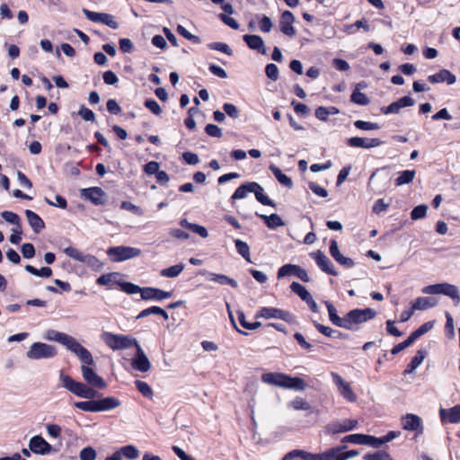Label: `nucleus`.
<instances>
[{"mask_svg": "<svg viewBox=\"0 0 460 460\" xmlns=\"http://www.w3.org/2000/svg\"><path fill=\"white\" fill-rule=\"evenodd\" d=\"M401 425L404 430L415 431L422 434L424 431L423 421L420 417L413 413H407L401 418Z\"/></svg>", "mask_w": 460, "mask_h": 460, "instance_id": "obj_7", "label": "nucleus"}, {"mask_svg": "<svg viewBox=\"0 0 460 460\" xmlns=\"http://www.w3.org/2000/svg\"><path fill=\"white\" fill-rule=\"evenodd\" d=\"M107 253L112 257L113 261H123L139 256L141 250L136 247L116 246L110 247Z\"/></svg>", "mask_w": 460, "mask_h": 460, "instance_id": "obj_5", "label": "nucleus"}, {"mask_svg": "<svg viewBox=\"0 0 460 460\" xmlns=\"http://www.w3.org/2000/svg\"><path fill=\"white\" fill-rule=\"evenodd\" d=\"M289 313L287 311L279 310L272 307H264L261 309V317L264 318H277L285 321L289 320Z\"/></svg>", "mask_w": 460, "mask_h": 460, "instance_id": "obj_26", "label": "nucleus"}, {"mask_svg": "<svg viewBox=\"0 0 460 460\" xmlns=\"http://www.w3.org/2000/svg\"><path fill=\"white\" fill-rule=\"evenodd\" d=\"M416 175L414 170H405L400 172L399 176L395 179V185L402 186L404 184L411 183Z\"/></svg>", "mask_w": 460, "mask_h": 460, "instance_id": "obj_41", "label": "nucleus"}, {"mask_svg": "<svg viewBox=\"0 0 460 460\" xmlns=\"http://www.w3.org/2000/svg\"><path fill=\"white\" fill-rule=\"evenodd\" d=\"M259 185L256 182H249L246 184L241 185L233 194V199H243L247 196L248 193H254L256 199L259 200V191L256 190V188Z\"/></svg>", "mask_w": 460, "mask_h": 460, "instance_id": "obj_25", "label": "nucleus"}, {"mask_svg": "<svg viewBox=\"0 0 460 460\" xmlns=\"http://www.w3.org/2000/svg\"><path fill=\"white\" fill-rule=\"evenodd\" d=\"M102 341L113 350L126 349L136 346L137 341L129 335L115 334L105 332L101 335Z\"/></svg>", "mask_w": 460, "mask_h": 460, "instance_id": "obj_1", "label": "nucleus"}, {"mask_svg": "<svg viewBox=\"0 0 460 460\" xmlns=\"http://www.w3.org/2000/svg\"><path fill=\"white\" fill-rule=\"evenodd\" d=\"M180 226L189 229L192 233L199 234L202 238H207L208 236V232L204 226L198 224L190 223L187 219H181L180 221Z\"/></svg>", "mask_w": 460, "mask_h": 460, "instance_id": "obj_34", "label": "nucleus"}, {"mask_svg": "<svg viewBox=\"0 0 460 460\" xmlns=\"http://www.w3.org/2000/svg\"><path fill=\"white\" fill-rule=\"evenodd\" d=\"M270 169L280 184L288 188L293 187V181L291 178L284 174L279 168L275 165H270Z\"/></svg>", "mask_w": 460, "mask_h": 460, "instance_id": "obj_37", "label": "nucleus"}, {"mask_svg": "<svg viewBox=\"0 0 460 460\" xmlns=\"http://www.w3.org/2000/svg\"><path fill=\"white\" fill-rule=\"evenodd\" d=\"M25 215L30 226L35 233H40L45 227L43 220L33 211L27 209Z\"/></svg>", "mask_w": 460, "mask_h": 460, "instance_id": "obj_30", "label": "nucleus"}, {"mask_svg": "<svg viewBox=\"0 0 460 460\" xmlns=\"http://www.w3.org/2000/svg\"><path fill=\"white\" fill-rule=\"evenodd\" d=\"M364 460H393L390 455L384 451L366 454L363 456Z\"/></svg>", "mask_w": 460, "mask_h": 460, "instance_id": "obj_53", "label": "nucleus"}, {"mask_svg": "<svg viewBox=\"0 0 460 460\" xmlns=\"http://www.w3.org/2000/svg\"><path fill=\"white\" fill-rule=\"evenodd\" d=\"M29 447L31 452L46 455L51 451V446L42 437L34 436L30 439Z\"/></svg>", "mask_w": 460, "mask_h": 460, "instance_id": "obj_18", "label": "nucleus"}, {"mask_svg": "<svg viewBox=\"0 0 460 460\" xmlns=\"http://www.w3.org/2000/svg\"><path fill=\"white\" fill-rule=\"evenodd\" d=\"M330 253L338 263L346 268H352L355 265L352 259L345 257L340 252L338 243L335 240H332L330 243Z\"/></svg>", "mask_w": 460, "mask_h": 460, "instance_id": "obj_21", "label": "nucleus"}, {"mask_svg": "<svg viewBox=\"0 0 460 460\" xmlns=\"http://www.w3.org/2000/svg\"><path fill=\"white\" fill-rule=\"evenodd\" d=\"M1 217L6 222L13 224L14 226H21L20 217L13 212L4 211L1 213Z\"/></svg>", "mask_w": 460, "mask_h": 460, "instance_id": "obj_59", "label": "nucleus"}, {"mask_svg": "<svg viewBox=\"0 0 460 460\" xmlns=\"http://www.w3.org/2000/svg\"><path fill=\"white\" fill-rule=\"evenodd\" d=\"M363 84H358L355 90L353 91L350 100L352 102L359 105H367L370 102L369 98L363 93L359 91V87L362 86Z\"/></svg>", "mask_w": 460, "mask_h": 460, "instance_id": "obj_38", "label": "nucleus"}, {"mask_svg": "<svg viewBox=\"0 0 460 460\" xmlns=\"http://www.w3.org/2000/svg\"><path fill=\"white\" fill-rule=\"evenodd\" d=\"M135 347L137 352L132 358V367L140 372H147L151 368V363L138 342Z\"/></svg>", "mask_w": 460, "mask_h": 460, "instance_id": "obj_12", "label": "nucleus"}, {"mask_svg": "<svg viewBox=\"0 0 460 460\" xmlns=\"http://www.w3.org/2000/svg\"><path fill=\"white\" fill-rule=\"evenodd\" d=\"M314 324L319 332H321L322 334H323L327 337H333L335 333H338V337H341V332L334 331L331 327L323 325L317 322H314Z\"/></svg>", "mask_w": 460, "mask_h": 460, "instance_id": "obj_56", "label": "nucleus"}, {"mask_svg": "<svg viewBox=\"0 0 460 460\" xmlns=\"http://www.w3.org/2000/svg\"><path fill=\"white\" fill-rule=\"evenodd\" d=\"M415 339H413V337L411 336V334L402 342L395 345L391 352L393 355H395L397 353H399L400 351L403 350L404 349L408 348L409 346H411L413 342H414Z\"/></svg>", "mask_w": 460, "mask_h": 460, "instance_id": "obj_61", "label": "nucleus"}, {"mask_svg": "<svg viewBox=\"0 0 460 460\" xmlns=\"http://www.w3.org/2000/svg\"><path fill=\"white\" fill-rule=\"evenodd\" d=\"M439 416L442 421L449 423L460 422V404H457L449 409L440 408Z\"/></svg>", "mask_w": 460, "mask_h": 460, "instance_id": "obj_24", "label": "nucleus"}, {"mask_svg": "<svg viewBox=\"0 0 460 460\" xmlns=\"http://www.w3.org/2000/svg\"><path fill=\"white\" fill-rule=\"evenodd\" d=\"M60 380L63 384V386L66 390L79 397L81 396L84 387L85 385L84 384L77 382L71 378L69 376L64 374L60 375Z\"/></svg>", "mask_w": 460, "mask_h": 460, "instance_id": "obj_23", "label": "nucleus"}, {"mask_svg": "<svg viewBox=\"0 0 460 460\" xmlns=\"http://www.w3.org/2000/svg\"><path fill=\"white\" fill-rule=\"evenodd\" d=\"M354 126L361 130H376L380 128L377 123L364 120H356Z\"/></svg>", "mask_w": 460, "mask_h": 460, "instance_id": "obj_57", "label": "nucleus"}, {"mask_svg": "<svg viewBox=\"0 0 460 460\" xmlns=\"http://www.w3.org/2000/svg\"><path fill=\"white\" fill-rule=\"evenodd\" d=\"M261 218L264 220L267 226L270 229H275L279 226H285L284 221L277 214H271L270 216L261 215Z\"/></svg>", "mask_w": 460, "mask_h": 460, "instance_id": "obj_39", "label": "nucleus"}, {"mask_svg": "<svg viewBox=\"0 0 460 460\" xmlns=\"http://www.w3.org/2000/svg\"><path fill=\"white\" fill-rule=\"evenodd\" d=\"M428 81L431 84L447 83L453 84L456 82V77L447 69H441L438 73L429 75Z\"/></svg>", "mask_w": 460, "mask_h": 460, "instance_id": "obj_22", "label": "nucleus"}, {"mask_svg": "<svg viewBox=\"0 0 460 460\" xmlns=\"http://www.w3.org/2000/svg\"><path fill=\"white\" fill-rule=\"evenodd\" d=\"M290 289L295 294H296L303 301H305L314 313H317L319 311L318 305L314 300L311 294L306 290V288L303 285L297 282H293L290 285Z\"/></svg>", "mask_w": 460, "mask_h": 460, "instance_id": "obj_11", "label": "nucleus"}, {"mask_svg": "<svg viewBox=\"0 0 460 460\" xmlns=\"http://www.w3.org/2000/svg\"><path fill=\"white\" fill-rule=\"evenodd\" d=\"M324 304L327 307V310H328V314H329V318H330V321L335 324L336 326L338 327H341L343 328V325H344V317L343 318H341L338 314H337V310L335 308V306L331 304L330 302L328 301H324Z\"/></svg>", "mask_w": 460, "mask_h": 460, "instance_id": "obj_36", "label": "nucleus"}, {"mask_svg": "<svg viewBox=\"0 0 460 460\" xmlns=\"http://www.w3.org/2000/svg\"><path fill=\"white\" fill-rule=\"evenodd\" d=\"M289 407L294 410H303L307 411L310 409V404L301 397H296L295 400L289 402Z\"/></svg>", "mask_w": 460, "mask_h": 460, "instance_id": "obj_54", "label": "nucleus"}, {"mask_svg": "<svg viewBox=\"0 0 460 460\" xmlns=\"http://www.w3.org/2000/svg\"><path fill=\"white\" fill-rule=\"evenodd\" d=\"M438 305V300L434 297L420 296L418 297L412 305V310H426L435 307Z\"/></svg>", "mask_w": 460, "mask_h": 460, "instance_id": "obj_29", "label": "nucleus"}, {"mask_svg": "<svg viewBox=\"0 0 460 460\" xmlns=\"http://www.w3.org/2000/svg\"><path fill=\"white\" fill-rule=\"evenodd\" d=\"M120 404L121 402L119 399L111 396L97 400L98 411H110L119 407Z\"/></svg>", "mask_w": 460, "mask_h": 460, "instance_id": "obj_31", "label": "nucleus"}, {"mask_svg": "<svg viewBox=\"0 0 460 460\" xmlns=\"http://www.w3.org/2000/svg\"><path fill=\"white\" fill-rule=\"evenodd\" d=\"M135 385H136V387L137 388V390L146 398H152L153 395H154V393H153V390L152 388L150 387V385L144 382V381H140V380H137L135 382Z\"/></svg>", "mask_w": 460, "mask_h": 460, "instance_id": "obj_48", "label": "nucleus"}, {"mask_svg": "<svg viewBox=\"0 0 460 460\" xmlns=\"http://www.w3.org/2000/svg\"><path fill=\"white\" fill-rule=\"evenodd\" d=\"M79 457L81 460H95L97 454L94 448L87 447L80 451Z\"/></svg>", "mask_w": 460, "mask_h": 460, "instance_id": "obj_58", "label": "nucleus"}, {"mask_svg": "<svg viewBox=\"0 0 460 460\" xmlns=\"http://www.w3.org/2000/svg\"><path fill=\"white\" fill-rule=\"evenodd\" d=\"M75 406L77 409L82 410L84 411H91V412L98 411L97 400H88V401L77 402L75 403Z\"/></svg>", "mask_w": 460, "mask_h": 460, "instance_id": "obj_43", "label": "nucleus"}, {"mask_svg": "<svg viewBox=\"0 0 460 460\" xmlns=\"http://www.w3.org/2000/svg\"><path fill=\"white\" fill-rule=\"evenodd\" d=\"M172 296V292L164 291L159 288H144L142 290V299L143 300H155L161 301L164 299L170 298Z\"/></svg>", "mask_w": 460, "mask_h": 460, "instance_id": "obj_20", "label": "nucleus"}, {"mask_svg": "<svg viewBox=\"0 0 460 460\" xmlns=\"http://www.w3.org/2000/svg\"><path fill=\"white\" fill-rule=\"evenodd\" d=\"M119 287L122 291L129 295L140 293L142 296V290L144 289V288H142L139 286L130 282H121L119 283Z\"/></svg>", "mask_w": 460, "mask_h": 460, "instance_id": "obj_46", "label": "nucleus"}, {"mask_svg": "<svg viewBox=\"0 0 460 460\" xmlns=\"http://www.w3.org/2000/svg\"><path fill=\"white\" fill-rule=\"evenodd\" d=\"M81 193L85 199L91 200L93 203H94L96 205L102 203V198L104 193H103L102 190L99 187H92V188H88V189H83L81 190Z\"/></svg>", "mask_w": 460, "mask_h": 460, "instance_id": "obj_28", "label": "nucleus"}, {"mask_svg": "<svg viewBox=\"0 0 460 460\" xmlns=\"http://www.w3.org/2000/svg\"><path fill=\"white\" fill-rule=\"evenodd\" d=\"M331 376L333 383L337 386L340 395L349 402H355L358 396L352 390L350 384L341 377L337 372H331Z\"/></svg>", "mask_w": 460, "mask_h": 460, "instance_id": "obj_6", "label": "nucleus"}, {"mask_svg": "<svg viewBox=\"0 0 460 460\" xmlns=\"http://www.w3.org/2000/svg\"><path fill=\"white\" fill-rule=\"evenodd\" d=\"M422 293L427 295L442 294L452 298L456 305L460 303L459 290L456 286L448 283H439L426 286L422 288Z\"/></svg>", "mask_w": 460, "mask_h": 460, "instance_id": "obj_3", "label": "nucleus"}, {"mask_svg": "<svg viewBox=\"0 0 460 460\" xmlns=\"http://www.w3.org/2000/svg\"><path fill=\"white\" fill-rule=\"evenodd\" d=\"M83 13L87 17V19H89L92 22L106 24L111 29H117L119 27L118 22L111 14L92 12L87 9H83Z\"/></svg>", "mask_w": 460, "mask_h": 460, "instance_id": "obj_13", "label": "nucleus"}, {"mask_svg": "<svg viewBox=\"0 0 460 460\" xmlns=\"http://www.w3.org/2000/svg\"><path fill=\"white\" fill-rule=\"evenodd\" d=\"M283 388L295 390V391H304L306 388V384L300 377H297V376L293 377L288 375H286Z\"/></svg>", "mask_w": 460, "mask_h": 460, "instance_id": "obj_27", "label": "nucleus"}, {"mask_svg": "<svg viewBox=\"0 0 460 460\" xmlns=\"http://www.w3.org/2000/svg\"><path fill=\"white\" fill-rule=\"evenodd\" d=\"M311 256L315 260L319 268L332 276H337L338 273L334 270L333 264L331 260L321 251L311 253Z\"/></svg>", "mask_w": 460, "mask_h": 460, "instance_id": "obj_16", "label": "nucleus"}, {"mask_svg": "<svg viewBox=\"0 0 460 460\" xmlns=\"http://www.w3.org/2000/svg\"><path fill=\"white\" fill-rule=\"evenodd\" d=\"M76 356L80 358V360L83 362V366H91L94 364V360L89 352L88 349H86L84 347L81 349V350L76 354Z\"/></svg>", "mask_w": 460, "mask_h": 460, "instance_id": "obj_51", "label": "nucleus"}, {"mask_svg": "<svg viewBox=\"0 0 460 460\" xmlns=\"http://www.w3.org/2000/svg\"><path fill=\"white\" fill-rule=\"evenodd\" d=\"M235 246L238 251V252L248 261H251L250 260V252H249V246L246 243L237 239L235 241Z\"/></svg>", "mask_w": 460, "mask_h": 460, "instance_id": "obj_55", "label": "nucleus"}, {"mask_svg": "<svg viewBox=\"0 0 460 460\" xmlns=\"http://www.w3.org/2000/svg\"><path fill=\"white\" fill-rule=\"evenodd\" d=\"M63 345L66 346L67 349H69L75 355L83 348V346L74 337H72L68 334H67L65 341L63 342Z\"/></svg>", "mask_w": 460, "mask_h": 460, "instance_id": "obj_45", "label": "nucleus"}, {"mask_svg": "<svg viewBox=\"0 0 460 460\" xmlns=\"http://www.w3.org/2000/svg\"><path fill=\"white\" fill-rule=\"evenodd\" d=\"M427 210H428L427 205H424V204L419 205L411 210V218L412 220H418V219L424 218L426 217Z\"/></svg>", "mask_w": 460, "mask_h": 460, "instance_id": "obj_50", "label": "nucleus"}, {"mask_svg": "<svg viewBox=\"0 0 460 460\" xmlns=\"http://www.w3.org/2000/svg\"><path fill=\"white\" fill-rule=\"evenodd\" d=\"M341 442L343 443H352L356 445H366L369 446L374 448H377L376 442L377 438L371 436V435H366V434H350L348 436H345Z\"/></svg>", "mask_w": 460, "mask_h": 460, "instance_id": "obj_14", "label": "nucleus"}, {"mask_svg": "<svg viewBox=\"0 0 460 460\" xmlns=\"http://www.w3.org/2000/svg\"><path fill=\"white\" fill-rule=\"evenodd\" d=\"M85 266L93 270H100L103 267V263L97 257L90 254Z\"/></svg>", "mask_w": 460, "mask_h": 460, "instance_id": "obj_64", "label": "nucleus"}, {"mask_svg": "<svg viewBox=\"0 0 460 460\" xmlns=\"http://www.w3.org/2000/svg\"><path fill=\"white\" fill-rule=\"evenodd\" d=\"M209 280L217 282L221 285H230L233 288H237V282L223 274L210 273Z\"/></svg>", "mask_w": 460, "mask_h": 460, "instance_id": "obj_42", "label": "nucleus"}, {"mask_svg": "<svg viewBox=\"0 0 460 460\" xmlns=\"http://www.w3.org/2000/svg\"><path fill=\"white\" fill-rule=\"evenodd\" d=\"M348 144L351 147H359L370 149L382 145V141L378 138H364L353 137L348 139Z\"/></svg>", "mask_w": 460, "mask_h": 460, "instance_id": "obj_19", "label": "nucleus"}, {"mask_svg": "<svg viewBox=\"0 0 460 460\" xmlns=\"http://www.w3.org/2000/svg\"><path fill=\"white\" fill-rule=\"evenodd\" d=\"M401 436L400 431H389L385 436L377 438L376 447L380 448L385 443L390 442Z\"/></svg>", "mask_w": 460, "mask_h": 460, "instance_id": "obj_52", "label": "nucleus"}, {"mask_svg": "<svg viewBox=\"0 0 460 460\" xmlns=\"http://www.w3.org/2000/svg\"><path fill=\"white\" fill-rule=\"evenodd\" d=\"M434 327V322L429 321L423 324H421L417 330H415L413 332H411V336L413 339L417 340L423 334L427 333L429 331H430Z\"/></svg>", "mask_w": 460, "mask_h": 460, "instance_id": "obj_49", "label": "nucleus"}, {"mask_svg": "<svg viewBox=\"0 0 460 460\" xmlns=\"http://www.w3.org/2000/svg\"><path fill=\"white\" fill-rule=\"evenodd\" d=\"M185 265L179 263L169 268L164 269L160 271V275L164 278H175L179 276L184 270Z\"/></svg>", "mask_w": 460, "mask_h": 460, "instance_id": "obj_40", "label": "nucleus"}, {"mask_svg": "<svg viewBox=\"0 0 460 460\" xmlns=\"http://www.w3.org/2000/svg\"><path fill=\"white\" fill-rule=\"evenodd\" d=\"M56 348L43 342H34L31 344L26 357L30 359H47L55 357Z\"/></svg>", "mask_w": 460, "mask_h": 460, "instance_id": "obj_4", "label": "nucleus"}, {"mask_svg": "<svg viewBox=\"0 0 460 460\" xmlns=\"http://www.w3.org/2000/svg\"><path fill=\"white\" fill-rule=\"evenodd\" d=\"M358 422L357 420L346 419L342 420H336L326 426V432L328 434L344 433L353 430L357 428Z\"/></svg>", "mask_w": 460, "mask_h": 460, "instance_id": "obj_8", "label": "nucleus"}, {"mask_svg": "<svg viewBox=\"0 0 460 460\" xmlns=\"http://www.w3.org/2000/svg\"><path fill=\"white\" fill-rule=\"evenodd\" d=\"M415 104V101L410 96H404L397 100L396 102H392L387 107L382 108V112L384 114H398L401 109L405 107H411Z\"/></svg>", "mask_w": 460, "mask_h": 460, "instance_id": "obj_17", "label": "nucleus"}, {"mask_svg": "<svg viewBox=\"0 0 460 460\" xmlns=\"http://www.w3.org/2000/svg\"><path fill=\"white\" fill-rule=\"evenodd\" d=\"M286 378V374L281 373H266L262 376V381L264 383L282 387Z\"/></svg>", "mask_w": 460, "mask_h": 460, "instance_id": "obj_33", "label": "nucleus"}, {"mask_svg": "<svg viewBox=\"0 0 460 460\" xmlns=\"http://www.w3.org/2000/svg\"><path fill=\"white\" fill-rule=\"evenodd\" d=\"M295 275L304 282H309L310 278L305 270L295 264H285L279 268L278 271V279L287 276Z\"/></svg>", "mask_w": 460, "mask_h": 460, "instance_id": "obj_9", "label": "nucleus"}, {"mask_svg": "<svg viewBox=\"0 0 460 460\" xmlns=\"http://www.w3.org/2000/svg\"><path fill=\"white\" fill-rule=\"evenodd\" d=\"M122 456L126 457L129 460H134L139 457V450L133 445H128L125 447H122L119 449Z\"/></svg>", "mask_w": 460, "mask_h": 460, "instance_id": "obj_44", "label": "nucleus"}, {"mask_svg": "<svg viewBox=\"0 0 460 460\" xmlns=\"http://www.w3.org/2000/svg\"><path fill=\"white\" fill-rule=\"evenodd\" d=\"M64 252L69 258H71L76 261L82 262L84 265L86 264V261L90 256L89 253H84L82 251L78 250L77 248H75L72 246H68V247L65 248Z\"/></svg>", "mask_w": 460, "mask_h": 460, "instance_id": "obj_32", "label": "nucleus"}, {"mask_svg": "<svg viewBox=\"0 0 460 460\" xmlns=\"http://www.w3.org/2000/svg\"><path fill=\"white\" fill-rule=\"evenodd\" d=\"M347 448V446H338L322 453L323 460H341V451Z\"/></svg>", "mask_w": 460, "mask_h": 460, "instance_id": "obj_35", "label": "nucleus"}, {"mask_svg": "<svg viewBox=\"0 0 460 460\" xmlns=\"http://www.w3.org/2000/svg\"><path fill=\"white\" fill-rule=\"evenodd\" d=\"M44 200L52 207H58L60 208H66L67 206L66 200L60 195L55 196V201L51 200L49 198H45Z\"/></svg>", "mask_w": 460, "mask_h": 460, "instance_id": "obj_62", "label": "nucleus"}, {"mask_svg": "<svg viewBox=\"0 0 460 460\" xmlns=\"http://www.w3.org/2000/svg\"><path fill=\"white\" fill-rule=\"evenodd\" d=\"M208 47L210 49H214V50H219L225 54H227L229 56H231L233 54V51L232 49H230V47L226 44V43H223V42H213V43H209L208 45Z\"/></svg>", "mask_w": 460, "mask_h": 460, "instance_id": "obj_60", "label": "nucleus"}, {"mask_svg": "<svg viewBox=\"0 0 460 460\" xmlns=\"http://www.w3.org/2000/svg\"><path fill=\"white\" fill-rule=\"evenodd\" d=\"M295 22V16L290 11H284L281 14L279 22L280 31L289 37H294L296 33V29L293 26Z\"/></svg>", "mask_w": 460, "mask_h": 460, "instance_id": "obj_15", "label": "nucleus"}, {"mask_svg": "<svg viewBox=\"0 0 460 460\" xmlns=\"http://www.w3.org/2000/svg\"><path fill=\"white\" fill-rule=\"evenodd\" d=\"M81 371L84 379L90 386L99 389L106 388V382L93 369L88 367L87 366H82Z\"/></svg>", "mask_w": 460, "mask_h": 460, "instance_id": "obj_10", "label": "nucleus"}, {"mask_svg": "<svg viewBox=\"0 0 460 460\" xmlns=\"http://www.w3.org/2000/svg\"><path fill=\"white\" fill-rule=\"evenodd\" d=\"M67 334L59 332L54 330H49L46 333L44 338L48 341H55L61 344L65 341Z\"/></svg>", "mask_w": 460, "mask_h": 460, "instance_id": "obj_47", "label": "nucleus"}, {"mask_svg": "<svg viewBox=\"0 0 460 460\" xmlns=\"http://www.w3.org/2000/svg\"><path fill=\"white\" fill-rule=\"evenodd\" d=\"M177 31L180 35H181L185 39L191 40L195 43H200L199 37L189 32L182 25H178Z\"/></svg>", "mask_w": 460, "mask_h": 460, "instance_id": "obj_63", "label": "nucleus"}, {"mask_svg": "<svg viewBox=\"0 0 460 460\" xmlns=\"http://www.w3.org/2000/svg\"><path fill=\"white\" fill-rule=\"evenodd\" d=\"M376 314V311L371 308L351 310L344 316L343 328L347 330H353L355 325L361 324L373 319Z\"/></svg>", "mask_w": 460, "mask_h": 460, "instance_id": "obj_2", "label": "nucleus"}]
</instances>
